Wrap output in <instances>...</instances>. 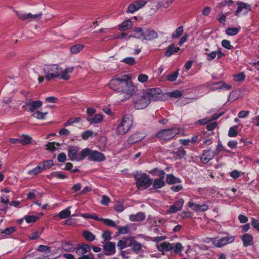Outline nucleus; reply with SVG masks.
<instances>
[{
	"mask_svg": "<svg viewBox=\"0 0 259 259\" xmlns=\"http://www.w3.org/2000/svg\"><path fill=\"white\" fill-rule=\"evenodd\" d=\"M102 237L104 239V241H108L111 239V232L108 230L104 231Z\"/></svg>",
	"mask_w": 259,
	"mask_h": 259,
	"instance_id": "6e6d98bb",
	"label": "nucleus"
},
{
	"mask_svg": "<svg viewBox=\"0 0 259 259\" xmlns=\"http://www.w3.org/2000/svg\"><path fill=\"white\" fill-rule=\"evenodd\" d=\"M222 46L228 50H232L233 49V46L231 45L230 41L226 39H224L222 41Z\"/></svg>",
	"mask_w": 259,
	"mask_h": 259,
	"instance_id": "13d9d810",
	"label": "nucleus"
},
{
	"mask_svg": "<svg viewBox=\"0 0 259 259\" xmlns=\"http://www.w3.org/2000/svg\"><path fill=\"white\" fill-rule=\"evenodd\" d=\"M103 249L107 252L106 255H113L115 253V244L110 241H103Z\"/></svg>",
	"mask_w": 259,
	"mask_h": 259,
	"instance_id": "ddd939ff",
	"label": "nucleus"
},
{
	"mask_svg": "<svg viewBox=\"0 0 259 259\" xmlns=\"http://www.w3.org/2000/svg\"><path fill=\"white\" fill-rule=\"evenodd\" d=\"M93 135V132L91 130H87L81 135L82 139L84 140H87L90 137L92 136Z\"/></svg>",
	"mask_w": 259,
	"mask_h": 259,
	"instance_id": "4d7b16f0",
	"label": "nucleus"
},
{
	"mask_svg": "<svg viewBox=\"0 0 259 259\" xmlns=\"http://www.w3.org/2000/svg\"><path fill=\"white\" fill-rule=\"evenodd\" d=\"M39 219L37 215H26L25 217V220L28 223H34Z\"/></svg>",
	"mask_w": 259,
	"mask_h": 259,
	"instance_id": "3c124183",
	"label": "nucleus"
},
{
	"mask_svg": "<svg viewBox=\"0 0 259 259\" xmlns=\"http://www.w3.org/2000/svg\"><path fill=\"white\" fill-rule=\"evenodd\" d=\"M71 207V206H69L67 208L62 210L58 213V216L62 219L68 218L71 213L69 210Z\"/></svg>",
	"mask_w": 259,
	"mask_h": 259,
	"instance_id": "f704fd0d",
	"label": "nucleus"
},
{
	"mask_svg": "<svg viewBox=\"0 0 259 259\" xmlns=\"http://www.w3.org/2000/svg\"><path fill=\"white\" fill-rule=\"evenodd\" d=\"M137 10L138 9L136 5L134 4V3H133V4H131L128 6L127 9L126 10V12L127 13H133Z\"/></svg>",
	"mask_w": 259,
	"mask_h": 259,
	"instance_id": "0e129e2a",
	"label": "nucleus"
},
{
	"mask_svg": "<svg viewBox=\"0 0 259 259\" xmlns=\"http://www.w3.org/2000/svg\"><path fill=\"white\" fill-rule=\"evenodd\" d=\"M83 45L77 44L71 47L70 50L72 54H77L83 49Z\"/></svg>",
	"mask_w": 259,
	"mask_h": 259,
	"instance_id": "a19ab883",
	"label": "nucleus"
},
{
	"mask_svg": "<svg viewBox=\"0 0 259 259\" xmlns=\"http://www.w3.org/2000/svg\"><path fill=\"white\" fill-rule=\"evenodd\" d=\"M132 27V22L129 19L122 22L119 25V29L121 31L127 30Z\"/></svg>",
	"mask_w": 259,
	"mask_h": 259,
	"instance_id": "c756f323",
	"label": "nucleus"
},
{
	"mask_svg": "<svg viewBox=\"0 0 259 259\" xmlns=\"http://www.w3.org/2000/svg\"><path fill=\"white\" fill-rule=\"evenodd\" d=\"M133 102L137 109H144L150 104L149 100L144 93L142 95H135L133 98Z\"/></svg>",
	"mask_w": 259,
	"mask_h": 259,
	"instance_id": "0eeeda50",
	"label": "nucleus"
},
{
	"mask_svg": "<svg viewBox=\"0 0 259 259\" xmlns=\"http://www.w3.org/2000/svg\"><path fill=\"white\" fill-rule=\"evenodd\" d=\"M42 70L45 74V78L49 81L60 76L62 68L58 64H48L44 65Z\"/></svg>",
	"mask_w": 259,
	"mask_h": 259,
	"instance_id": "f257e3e1",
	"label": "nucleus"
},
{
	"mask_svg": "<svg viewBox=\"0 0 259 259\" xmlns=\"http://www.w3.org/2000/svg\"><path fill=\"white\" fill-rule=\"evenodd\" d=\"M114 209L118 212H121L124 209L123 203L121 202H116L114 205Z\"/></svg>",
	"mask_w": 259,
	"mask_h": 259,
	"instance_id": "603ef678",
	"label": "nucleus"
},
{
	"mask_svg": "<svg viewBox=\"0 0 259 259\" xmlns=\"http://www.w3.org/2000/svg\"><path fill=\"white\" fill-rule=\"evenodd\" d=\"M183 94L180 91H175L168 93V95L170 97H173L175 98H180L182 96Z\"/></svg>",
	"mask_w": 259,
	"mask_h": 259,
	"instance_id": "864d4df0",
	"label": "nucleus"
},
{
	"mask_svg": "<svg viewBox=\"0 0 259 259\" xmlns=\"http://www.w3.org/2000/svg\"><path fill=\"white\" fill-rule=\"evenodd\" d=\"M145 28H142L141 27H136L134 29L133 31L135 32L140 34V36H138L137 37V38L141 39L142 38L143 39L145 35Z\"/></svg>",
	"mask_w": 259,
	"mask_h": 259,
	"instance_id": "49530a36",
	"label": "nucleus"
},
{
	"mask_svg": "<svg viewBox=\"0 0 259 259\" xmlns=\"http://www.w3.org/2000/svg\"><path fill=\"white\" fill-rule=\"evenodd\" d=\"M131 124V120H127L126 117L123 116L121 122L117 128V133L119 135H124L130 130Z\"/></svg>",
	"mask_w": 259,
	"mask_h": 259,
	"instance_id": "9d476101",
	"label": "nucleus"
},
{
	"mask_svg": "<svg viewBox=\"0 0 259 259\" xmlns=\"http://www.w3.org/2000/svg\"><path fill=\"white\" fill-rule=\"evenodd\" d=\"M181 180L174 176L172 174H168L166 177V182L168 184H174L181 183Z\"/></svg>",
	"mask_w": 259,
	"mask_h": 259,
	"instance_id": "cd10ccee",
	"label": "nucleus"
},
{
	"mask_svg": "<svg viewBox=\"0 0 259 259\" xmlns=\"http://www.w3.org/2000/svg\"><path fill=\"white\" fill-rule=\"evenodd\" d=\"M180 50L179 47H175L174 44L170 45L166 48L165 55L169 57L178 52Z\"/></svg>",
	"mask_w": 259,
	"mask_h": 259,
	"instance_id": "b1692460",
	"label": "nucleus"
},
{
	"mask_svg": "<svg viewBox=\"0 0 259 259\" xmlns=\"http://www.w3.org/2000/svg\"><path fill=\"white\" fill-rule=\"evenodd\" d=\"M126 84L127 85L125 87L123 91V93H125L128 95H133L136 93L137 91V87L135 86L130 79H127L126 81Z\"/></svg>",
	"mask_w": 259,
	"mask_h": 259,
	"instance_id": "6ab92c4d",
	"label": "nucleus"
},
{
	"mask_svg": "<svg viewBox=\"0 0 259 259\" xmlns=\"http://www.w3.org/2000/svg\"><path fill=\"white\" fill-rule=\"evenodd\" d=\"M131 237H123L122 239L119 240L117 244V247L119 250H121L123 248L130 247L128 244L130 243Z\"/></svg>",
	"mask_w": 259,
	"mask_h": 259,
	"instance_id": "aec40b11",
	"label": "nucleus"
},
{
	"mask_svg": "<svg viewBox=\"0 0 259 259\" xmlns=\"http://www.w3.org/2000/svg\"><path fill=\"white\" fill-rule=\"evenodd\" d=\"M38 251L41 252H50L51 248L50 247L46 245H40L38 247Z\"/></svg>",
	"mask_w": 259,
	"mask_h": 259,
	"instance_id": "680f3d73",
	"label": "nucleus"
},
{
	"mask_svg": "<svg viewBox=\"0 0 259 259\" xmlns=\"http://www.w3.org/2000/svg\"><path fill=\"white\" fill-rule=\"evenodd\" d=\"M179 75L178 70L172 72L167 76V80L169 81L173 82L175 81Z\"/></svg>",
	"mask_w": 259,
	"mask_h": 259,
	"instance_id": "8fccbe9b",
	"label": "nucleus"
},
{
	"mask_svg": "<svg viewBox=\"0 0 259 259\" xmlns=\"http://www.w3.org/2000/svg\"><path fill=\"white\" fill-rule=\"evenodd\" d=\"M236 4L238 6L235 12V15L237 16H238L240 13L243 10L244 11L245 14H247L251 11L250 5L247 3L242 2H237Z\"/></svg>",
	"mask_w": 259,
	"mask_h": 259,
	"instance_id": "f8f14e48",
	"label": "nucleus"
},
{
	"mask_svg": "<svg viewBox=\"0 0 259 259\" xmlns=\"http://www.w3.org/2000/svg\"><path fill=\"white\" fill-rule=\"evenodd\" d=\"M39 164L43 171L50 168L54 164L53 161L51 159L42 161Z\"/></svg>",
	"mask_w": 259,
	"mask_h": 259,
	"instance_id": "7c9ffc66",
	"label": "nucleus"
},
{
	"mask_svg": "<svg viewBox=\"0 0 259 259\" xmlns=\"http://www.w3.org/2000/svg\"><path fill=\"white\" fill-rule=\"evenodd\" d=\"M146 218L144 212H139L136 214H131L129 217V219L133 222H140L145 220Z\"/></svg>",
	"mask_w": 259,
	"mask_h": 259,
	"instance_id": "393cba45",
	"label": "nucleus"
},
{
	"mask_svg": "<svg viewBox=\"0 0 259 259\" xmlns=\"http://www.w3.org/2000/svg\"><path fill=\"white\" fill-rule=\"evenodd\" d=\"M16 231V229L14 227L7 228L4 231L1 232L0 235L3 238H5L6 236H9Z\"/></svg>",
	"mask_w": 259,
	"mask_h": 259,
	"instance_id": "2f4dec72",
	"label": "nucleus"
},
{
	"mask_svg": "<svg viewBox=\"0 0 259 259\" xmlns=\"http://www.w3.org/2000/svg\"><path fill=\"white\" fill-rule=\"evenodd\" d=\"M183 26H179L176 29L175 31L171 34V38L175 39L180 37L183 34Z\"/></svg>",
	"mask_w": 259,
	"mask_h": 259,
	"instance_id": "72a5a7b5",
	"label": "nucleus"
},
{
	"mask_svg": "<svg viewBox=\"0 0 259 259\" xmlns=\"http://www.w3.org/2000/svg\"><path fill=\"white\" fill-rule=\"evenodd\" d=\"M101 222H103L105 225L108 226L113 227L115 228H116L117 226L115 223L110 219L101 218Z\"/></svg>",
	"mask_w": 259,
	"mask_h": 259,
	"instance_id": "a18cd8bd",
	"label": "nucleus"
},
{
	"mask_svg": "<svg viewBox=\"0 0 259 259\" xmlns=\"http://www.w3.org/2000/svg\"><path fill=\"white\" fill-rule=\"evenodd\" d=\"M245 75L243 72L239 73L234 75V80L236 81H242L245 79Z\"/></svg>",
	"mask_w": 259,
	"mask_h": 259,
	"instance_id": "e2e57ef3",
	"label": "nucleus"
},
{
	"mask_svg": "<svg viewBox=\"0 0 259 259\" xmlns=\"http://www.w3.org/2000/svg\"><path fill=\"white\" fill-rule=\"evenodd\" d=\"M87 120L90 124H97L101 123L103 120V115L101 114H96L93 117L87 118Z\"/></svg>",
	"mask_w": 259,
	"mask_h": 259,
	"instance_id": "a878e982",
	"label": "nucleus"
},
{
	"mask_svg": "<svg viewBox=\"0 0 259 259\" xmlns=\"http://www.w3.org/2000/svg\"><path fill=\"white\" fill-rule=\"evenodd\" d=\"M62 248L67 251H74V247L69 242H64L62 244Z\"/></svg>",
	"mask_w": 259,
	"mask_h": 259,
	"instance_id": "09e8293b",
	"label": "nucleus"
},
{
	"mask_svg": "<svg viewBox=\"0 0 259 259\" xmlns=\"http://www.w3.org/2000/svg\"><path fill=\"white\" fill-rule=\"evenodd\" d=\"M165 185V182L163 180L159 179H156L153 183V187L154 189H159Z\"/></svg>",
	"mask_w": 259,
	"mask_h": 259,
	"instance_id": "e433bc0d",
	"label": "nucleus"
},
{
	"mask_svg": "<svg viewBox=\"0 0 259 259\" xmlns=\"http://www.w3.org/2000/svg\"><path fill=\"white\" fill-rule=\"evenodd\" d=\"M143 139V136L140 135L138 133H136L128 138L127 143L130 145H133L142 141Z\"/></svg>",
	"mask_w": 259,
	"mask_h": 259,
	"instance_id": "4be33fe9",
	"label": "nucleus"
},
{
	"mask_svg": "<svg viewBox=\"0 0 259 259\" xmlns=\"http://www.w3.org/2000/svg\"><path fill=\"white\" fill-rule=\"evenodd\" d=\"M116 228L118 230L117 235L127 234L130 230V228L127 225L123 227L117 226Z\"/></svg>",
	"mask_w": 259,
	"mask_h": 259,
	"instance_id": "58836bf2",
	"label": "nucleus"
},
{
	"mask_svg": "<svg viewBox=\"0 0 259 259\" xmlns=\"http://www.w3.org/2000/svg\"><path fill=\"white\" fill-rule=\"evenodd\" d=\"M122 62L130 65H133L135 63V59L133 57H127L123 59Z\"/></svg>",
	"mask_w": 259,
	"mask_h": 259,
	"instance_id": "bf43d9fd",
	"label": "nucleus"
},
{
	"mask_svg": "<svg viewBox=\"0 0 259 259\" xmlns=\"http://www.w3.org/2000/svg\"><path fill=\"white\" fill-rule=\"evenodd\" d=\"M52 175L57 179H64L67 178L66 175L61 172H53Z\"/></svg>",
	"mask_w": 259,
	"mask_h": 259,
	"instance_id": "338daca9",
	"label": "nucleus"
},
{
	"mask_svg": "<svg viewBox=\"0 0 259 259\" xmlns=\"http://www.w3.org/2000/svg\"><path fill=\"white\" fill-rule=\"evenodd\" d=\"M183 246L181 243H177L176 244H174V252L178 254L180 253L182 250Z\"/></svg>",
	"mask_w": 259,
	"mask_h": 259,
	"instance_id": "69168bd1",
	"label": "nucleus"
},
{
	"mask_svg": "<svg viewBox=\"0 0 259 259\" xmlns=\"http://www.w3.org/2000/svg\"><path fill=\"white\" fill-rule=\"evenodd\" d=\"M158 34L156 31L150 28H145L144 40L150 41L158 37Z\"/></svg>",
	"mask_w": 259,
	"mask_h": 259,
	"instance_id": "dca6fc26",
	"label": "nucleus"
},
{
	"mask_svg": "<svg viewBox=\"0 0 259 259\" xmlns=\"http://www.w3.org/2000/svg\"><path fill=\"white\" fill-rule=\"evenodd\" d=\"M251 225L256 230L259 231V221L252 218L251 221Z\"/></svg>",
	"mask_w": 259,
	"mask_h": 259,
	"instance_id": "774afa93",
	"label": "nucleus"
},
{
	"mask_svg": "<svg viewBox=\"0 0 259 259\" xmlns=\"http://www.w3.org/2000/svg\"><path fill=\"white\" fill-rule=\"evenodd\" d=\"M213 244L217 247H221L234 241L233 236H226L220 239H212Z\"/></svg>",
	"mask_w": 259,
	"mask_h": 259,
	"instance_id": "1a4fd4ad",
	"label": "nucleus"
},
{
	"mask_svg": "<svg viewBox=\"0 0 259 259\" xmlns=\"http://www.w3.org/2000/svg\"><path fill=\"white\" fill-rule=\"evenodd\" d=\"M91 247L86 244H78L76 247H74V250L78 255H84L85 253L89 252Z\"/></svg>",
	"mask_w": 259,
	"mask_h": 259,
	"instance_id": "f3484780",
	"label": "nucleus"
},
{
	"mask_svg": "<svg viewBox=\"0 0 259 259\" xmlns=\"http://www.w3.org/2000/svg\"><path fill=\"white\" fill-rule=\"evenodd\" d=\"M128 245L130 247H132V250L136 254L140 253L142 247V244L136 240L135 237H131V241Z\"/></svg>",
	"mask_w": 259,
	"mask_h": 259,
	"instance_id": "a211bd4d",
	"label": "nucleus"
},
{
	"mask_svg": "<svg viewBox=\"0 0 259 259\" xmlns=\"http://www.w3.org/2000/svg\"><path fill=\"white\" fill-rule=\"evenodd\" d=\"M174 248V244H171L167 242H164L157 246V249L160 251H170Z\"/></svg>",
	"mask_w": 259,
	"mask_h": 259,
	"instance_id": "5701e85b",
	"label": "nucleus"
},
{
	"mask_svg": "<svg viewBox=\"0 0 259 259\" xmlns=\"http://www.w3.org/2000/svg\"><path fill=\"white\" fill-rule=\"evenodd\" d=\"M47 114L48 112H41L39 111H36L33 113L32 116L38 119H44Z\"/></svg>",
	"mask_w": 259,
	"mask_h": 259,
	"instance_id": "ea45409f",
	"label": "nucleus"
},
{
	"mask_svg": "<svg viewBox=\"0 0 259 259\" xmlns=\"http://www.w3.org/2000/svg\"><path fill=\"white\" fill-rule=\"evenodd\" d=\"M175 154L177 155L179 159H182L186 155V151L184 149L180 148L175 153Z\"/></svg>",
	"mask_w": 259,
	"mask_h": 259,
	"instance_id": "5fc2aeb1",
	"label": "nucleus"
},
{
	"mask_svg": "<svg viewBox=\"0 0 259 259\" xmlns=\"http://www.w3.org/2000/svg\"><path fill=\"white\" fill-rule=\"evenodd\" d=\"M86 152L85 158L88 157V160L97 162L103 161L106 160L104 154L98 151H93L89 148H85Z\"/></svg>",
	"mask_w": 259,
	"mask_h": 259,
	"instance_id": "6e6552de",
	"label": "nucleus"
},
{
	"mask_svg": "<svg viewBox=\"0 0 259 259\" xmlns=\"http://www.w3.org/2000/svg\"><path fill=\"white\" fill-rule=\"evenodd\" d=\"M82 235L84 239L89 242L93 241L96 239V236L91 232L89 231H84Z\"/></svg>",
	"mask_w": 259,
	"mask_h": 259,
	"instance_id": "473e14b6",
	"label": "nucleus"
},
{
	"mask_svg": "<svg viewBox=\"0 0 259 259\" xmlns=\"http://www.w3.org/2000/svg\"><path fill=\"white\" fill-rule=\"evenodd\" d=\"M127 79H130V77L128 75H124L122 76V78H115L111 80L109 83V86L110 88L118 92L123 93L124 88L126 87V81Z\"/></svg>",
	"mask_w": 259,
	"mask_h": 259,
	"instance_id": "20e7f679",
	"label": "nucleus"
},
{
	"mask_svg": "<svg viewBox=\"0 0 259 259\" xmlns=\"http://www.w3.org/2000/svg\"><path fill=\"white\" fill-rule=\"evenodd\" d=\"M188 206L196 211H201V205H199L194 202L189 201L187 203Z\"/></svg>",
	"mask_w": 259,
	"mask_h": 259,
	"instance_id": "37998d69",
	"label": "nucleus"
},
{
	"mask_svg": "<svg viewBox=\"0 0 259 259\" xmlns=\"http://www.w3.org/2000/svg\"><path fill=\"white\" fill-rule=\"evenodd\" d=\"M180 133V130L176 127L162 129L156 134L155 136L160 140L169 141Z\"/></svg>",
	"mask_w": 259,
	"mask_h": 259,
	"instance_id": "f03ea898",
	"label": "nucleus"
},
{
	"mask_svg": "<svg viewBox=\"0 0 259 259\" xmlns=\"http://www.w3.org/2000/svg\"><path fill=\"white\" fill-rule=\"evenodd\" d=\"M149 2L152 7H155V8H152V9L154 10H158L161 6H163L161 2L160 1L158 2L156 0H150Z\"/></svg>",
	"mask_w": 259,
	"mask_h": 259,
	"instance_id": "c03bdc74",
	"label": "nucleus"
},
{
	"mask_svg": "<svg viewBox=\"0 0 259 259\" xmlns=\"http://www.w3.org/2000/svg\"><path fill=\"white\" fill-rule=\"evenodd\" d=\"M217 152L209 149L204 150L200 156V161L203 163H207L210 160L214 158L217 155Z\"/></svg>",
	"mask_w": 259,
	"mask_h": 259,
	"instance_id": "9b49d317",
	"label": "nucleus"
},
{
	"mask_svg": "<svg viewBox=\"0 0 259 259\" xmlns=\"http://www.w3.org/2000/svg\"><path fill=\"white\" fill-rule=\"evenodd\" d=\"M21 143L23 145L32 143V139L27 135H22L21 137Z\"/></svg>",
	"mask_w": 259,
	"mask_h": 259,
	"instance_id": "c9c22d12",
	"label": "nucleus"
},
{
	"mask_svg": "<svg viewBox=\"0 0 259 259\" xmlns=\"http://www.w3.org/2000/svg\"><path fill=\"white\" fill-rule=\"evenodd\" d=\"M134 178L136 181V184L138 188H148L152 184V180L146 173L140 174L137 172L134 175Z\"/></svg>",
	"mask_w": 259,
	"mask_h": 259,
	"instance_id": "39448f33",
	"label": "nucleus"
},
{
	"mask_svg": "<svg viewBox=\"0 0 259 259\" xmlns=\"http://www.w3.org/2000/svg\"><path fill=\"white\" fill-rule=\"evenodd\" d=\"M80 148L77 146H69L68 148V156L71 161H79L85 158V149L79 152Z\"/></svg>",
	"mask_w": 259,
	"mask_h": 259,
	"instance_id": "7ed1b4c3",
	"label": "nucleus"
},
{
	"mask_svg": "<svg viewBox=\"0 0 259 259\" xmlns=\"http://www.w3.org/2000/svg\"><path fill=\"white\" fill-rule=\"evenodd\" d=\"M239 31V28H228L226 30V33L227 35L230 36H234L236 35Z\"/></svg>",
	"mask_w": 259,
	"mask_h": 259,
	"instance_id": "de8ad7c7",
	"label": "nucleus"
},
{
	"mask_svg": "<svg viewBox=\"0 0 259 259\" xmlns=\"http://www.w3.org/2000/svg\"><path fill=\"white\" fill-rule=\"evenodd\" d=\"M42 171H43V170L41 168V166H40V164L39 163L36 167L32 169L31 170H29L28 174L29 175H36L37 174L41 173Z\"/></svg>",
	"mask_w": 259,
	"mask_h": 259,
	"instance_id": "79ce46f5",
	"label": "nucleus"
},
{
	"mask_svg": "<svg viewBox=\"0 0 259 259\" xmlns=\"http://www.w3.org/2000/svg\"><path fill=\"white\" fill-rule=\"evenodd\" d=\"M243 242V246L247 247L251 246L253 244V237L249 234L246 233L240 236Z\"/></svg>",
	"mask_w": 259,
	"mask_h": 259,
	"instance_id": "412c9836",
	"label": "nucleus"
},
{
	"mask_svg": "<svg viewBox=\"0 0 259 259\" xmlns=\"http://www.w3.org/2000/svg\"><path fill=\"white\" fill-rule=\"evenodd\" d=\"M143 93L147 98L149 100L150 103L151 101L161 100L163 97L161 90L158 88L148 89Z\"/></svg>",
	"mask_w": 259,
	"mask_h": 259,
	"instance_id": "423d86ee",
	"label": "nucleus"
},
{
	"mask_svg": "<svg viewBox=\"0 0 259 259\" xmlns=\"http://www.w3.org/2000/svg\"><path fill=\"white\" fill-rule=\"evenodd\" d=\"M222 114L223 113H220L218 114H215L213 115L210 119H208V118H204L203 119L198 120L197 122L200 125H205L209 121L218 119Z\"/></svg>",
	"mask_w": 259,
	"mask_h": 259,
	"instance_id": "bb28decb",
	"label": "nucleus"
},
{
	"mask_svg": "<svg viewBox=\"0 0 259 259\" xmlns=\"http://www.w3.org/2000/svg\"><path fill=\"white\" fill-rule=\"evenodd\" d=\"M42 105V102L41 101H33L26 102L25 105L23 106L24 108L25 106L29 107V111L31 112H34L36 110L39 108Z\"/></svg>",
	"mask_w": 259,
	"mask_h": 259,
	"instance_id": "4468645a",
	"label": "nucleus"
},
{
	"mask_svg": "<svg viewBox=\"0 0 259 259\" xmlns=\"http://www.w3.org/2000/svg\"><path fill=\"white\" fill-rule=\"evenodd\" d=\"M217 54L215 51H212L210 53H205V55L207 56L206 59L208 61H211L216 57Z\"/></svg>",
	"mask_w": 259,
	"mask_h": 259,
	"instance_id": "052dcab7",
	"label": "nucleus"
},
{
	"mask_svg": "<svg viewBox=\"0 0 259 259\" xmlns=\"http://www.w3.org/2000/svg\"><path fill=\"white\" fill-rule=\"evenodd\" d=\"M239 127L238 125H235L231 127L228 131V135L230 137H235L238 135L237 129Z\"/></svg>",
	"mask_w": 259,
	"mask_h": 259,
	"instance_id": "4c0bfd02",
	"label": "nucleus"
},
{
	"mask_svg": "<svg viewBox=\"0 0 259 259\" xmlns=\"http://www.w3.org/2000/svg\"><path fill=\"white\" fill-rule=\"evenodd\" d=\"M74 67H68L64 69V70H63L62 69V72L61 73V78L62 79L67 80H68L70 78V75H69V73H72L73 71Z\"/></svg>",
	"mask_w": 259,
	"mask_h": 259,
	"instance_id": "c85d7f7f",
	"label": "nucleus"
},
{
	"mask_svg": "<svg viewBox=\"0 0 259 259\" xmlns=\"http://www.w3.org/2000/svg\"><path fill=\"white\" fill-rule=\"evenodd\" d=\"M184 203V201L182 198L178 199L175 202L174 204L170 206L168 212L169 213H175L181 210Z\"/></svg>",
	"mask_w": 259,
	"mask_h": 259,
	"instance_id": "2eb2a0df",
	"label": "nucleus"
}]
</instances>
